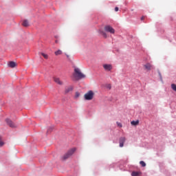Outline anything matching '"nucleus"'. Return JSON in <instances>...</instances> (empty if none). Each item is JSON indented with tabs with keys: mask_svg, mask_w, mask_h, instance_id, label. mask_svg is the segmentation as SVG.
I'll use <instances>...</instances> for the list:
<instances>
[{
	"mask_svg": "<svg viewBox=\"0 0 176 176\" xmlns=\"http://www.w3.org/2000/svg\"><path fill=\"white\" fill-rule=\"evenodd\" d=\"M73 76L76 79V80H79L80 79H85V78H86V75H85L83 73H82V71H80V69H79L78 67L74 68Z\"/></svg>",
	"mask_w": 176,
	"mask_h": 176,
	"instance_id": "f257e3e1",
	"label": "nucleus"
},
{
	"mask_svg": "<svg viewBox=\"0 0 176 176\" xmlns=\"http://www.w3.org/2000/svg\"><path fill=\"white\" fill-rule=\"evenodd\" d=\"M111 32V25H106L104 26V30L102 29H99L98 30V33L99 35H101L103 36V38H108L109 35H108V33Z\"/></svg>",
	"mask_w": 176,
	"mask_h": 176,
	"instance_id": "f03ea898",
	"label": "nucleus"
},
{
	"mask_svg": "<svg viewBox=\"0 0 176 176\" xmlns=\"http://www.w3.org/2000/svg\"><path fill=\"white\" fill-rule=\"evenodd\" d=\"M75 152H76V148H72L70 150H69L67 151V153L66 154H65L63 156V160H67V159H69V157H71L72 156V155L74 153H75Z\"/></svg>",
	"mask_w": 176,
	"mask_h": 176,
	"instance_id": "7ed1b4c3",
	"label": "nucleus"
},
{
	"mask_svg": "<svg viewBox=\"0 0 176 176\" xmlns=\"http://www.w3.org/2000/svg\"><path fill=\"white\" fill-rule=\"evenodd\" d=\"M94 97V92L93 91H89L84 95V98L87 101L91 100Z\"/></svg>",
	"mask_w": 176,
	"mask_h": 176,
	"instance_id": "20e7f679",
	"label": "nucleus"
},
{
	"mask_svg": "<svg viewBox=\"0 0 176 176\" xmlns=\"http://www.w3.org/2000/svg\"><path fill=\"white\" fill-rule=\"evenodd\" d=\"M6 122L10 127H12V129H16V127H17V124H14V122L10 119H7Z\"/></svg>",
	"mask_w": 176,
	"mask_h": 176,
	"instance_id": "39448f33",
	"label": "nucleus"
},
{
	"mask_svg": "<svg viewBox=\"0 0 176 176\" xmlns=\"http://www.w3.org/2000/svg\"><path fill=\"white\" fill-rule=\"evenodd\" d=\"M124 142H126V138H124V137L120 138V140H119V144H120V148H123V146L124 145Z\"/></svg>",
	"mask_w": 176,
	"mask_h": 176,
	"instance_id": "423d86ee",
	"label": "nucleus"
},
{
	"mask_svg": "<svg viewBox=\"0 0 176 176\" xmlns=\"http://www.w3.org/2000/svg\"><path fill=\"white\" fill-rule=\"evenodd\" d=\"M102 67L106 72H109V71H111V65L103 64Z\"/></svg>",
	"mask_w": 176,
	"mask_h": 176,
	"instance_id": "0eeeda50",
	"label": "nucleus"
},
{
	"mask_svg": "<svg viewBox=\"0 0 176 176\" xmlns=\"http://www.w3.org/2000/svg\"><path fill=\"white\" fill-rule=\"evenodd\" d=\"M144 67L147 71H151V69H153V66L151 65V63H146L144 65Z\"/></svg>",
	"mask_w": 176,
	"mask_h": 176,
	"instance_id": "6e6552de",
	"label": "nucleus"
},
{
	"mask_svg": "<svg viewBox=\"0 0 176 176\" xmlns=\"http://www.w3.org/2000/svg\"><path fill=\"white\" fill-rule=\"evenodd\" d=\"M72 90H74V87L72 86L66 87L65 89V94H68V93L72 91Z\"/></svg>",
	"mask_w": 176,
	"mask_h": 176,
	"instance_id": "1a4fd4ad",
	"label": "nucleus"
},
{
	"mask_svg": "<svg viewBox=\"0 0 176 176\" xmlns=\"http://www.w3.org/2000/svg\"><path fill=\"white\" fill-rule=\"evenodd\" d=\"M8 65L10 68H15V67H17V64L14 61H10Z\"/></svg>",
	"mask_w": 176,
	"mask_h": 176,
	"instance_id": "9d476101",
	"label": "nucleus"
},
{
	"mask_svg": "<svg viewBox=\"0 0 176 176\" xmlns=\"http://www.w3.org/2000/svg\"><path fill=\"white\" fill-rule=\"evenodd\" d=\"M54 80L56 83H57L58 85H60V86L63 85V81H61V80H60V78H55Z\"/></svg>",
	"mask_w": 176,
	"mask_h": 176,
	"instance_id": "9b49d317",
	"label": "nucleus"
},
{
	"mask_svg": "<svg viewBox=\"0 0 176 176\" xmlns=\"http://www.w3.org/2000/svg\"><path fill=\"white\" fill-rule=\"evenodd\" d=\"M131 124L132 126H138V124H140V121L139 120L132 121L131 122Z\"/></svg>",
	"mask_w": 176,
	"mask_h": 176,
	"instance_id": "f8f14e48",
	"label": "nucleus"
},
{
	"mask_svg": "<svg viewBox=\"0 0 176 176\" xmlns=\"http://www.w3.org/2000/svg\"><path fill=\"white\" fill-rule=\"evenodd\" d=\"M131 175L132 176H141V172L133 171V172H132Z\"/></svg>",
	"mask_w": 176,
	"mask_h": 176,
	"instance_id": "ddd939ff",
	"label": "nucleus"
},
{
	"mask_svg": "<svg viewBox=\"0 0 176 176\" xmlns=\"http://www.w3.org/2000/svg\"><path fill=\"white\" fill-rule=\"evenodd\" d=\"M54 54L55 56H60L63 54V51H61L60 50H58L54 52Z\"/></svg>",
	"mask_w": 176,
	"mask_h": 176,
	"instance_id": "4468645a",
	"label": "nucleus"
},
{
	"mask_svg": "<svg viewBox=\"0 0 176 176\" xmlns=\"http://www.w3.org/2000/svg\"><path fill=\"white\" fill-rule=\"evenodd\" d=\"M22 25H23V27H28V25H30L28 20H24Z\"/></svg>",
	"mask_w": 176,
	"mask_h": 176,
	"instance_id": "2eb2a0df",
	"label": "nucleus"
},
{
	"mask_svg": "<svg viewBox=\"0 0 176 176\" xmlns=\"http://www.w3.org/2000/svg\"><path fill=\"white\" fill-rule=\"evenodd\" d=\"M41 56H43V57H44V58H45V60H47L49 58V56L47 54L41 52Z\"/></svg>",
	"mask_w": 176,
	"mask_h": 176,
	"instance_id": "dca6fc26",
	"label": "nucleus"
},
{
	"mask_svg": "<svg viewBox=\"0 0 176 176\" xmlns=\"http://www.w3.org/2000/svg\"><path fill=\"white\" fill-rule=\"evenodd\" d=\"M140 164L142 166V167H145L146 166V164L144 161H140Z\"/></svg>",
	"mask_w": 176,
	"mask_h": 176,
	"instance_id": "f3484780",
	"label": "nucleus"
},
{
	"mask_svg": "<svg viewBox=\"0 0 176 176\" xmlns=\"http://www.w3.org/2000/svg\"><path fill=\"white\" fill-rule=\"evenodd\" d=\"M53 126H50L48 128L47 133H52L53 131Z\"/></svg>",
	"mask_w": 176,
	"mask_h": 176,
	"instance_id": "a211bd4d",
	"label": "nucleus"
},
{
	"mask_svg": "<svg viewBox=\"0 0 176 176\" xmlns=\"http://www.w3.org/2000/svg\"><path fill=\"white\" fill-rule=\"evenodd\" d=\"M171 89L174 90V91H176V85L175 84H172L171 85Z\"/></svg>",
	"mask_w": 176,
	"mask_h": 176,
	"instance_id": "6ab92c4d",
	"label": "nucleus"
},
{
	"mask_svg": "<svg viewBox=\"0 0 176 176\" xmlns=\"http://www.w3.org/2000/svg\"><path fill=\"white\" fill-rule=\"evenodd\" d=\"M5 143L2 141V138L0 137V146H3Z\"/></svg>",
	"mask_w": 176,
	"mask_h": 176,
	"instance_id": "aec40b11",
	"label": "nucleus"
},
{
	"mask_svg": "<svg viewBox=\"0 0 176 176\" xmlns=\"http://www.w3.org/2000/svg\"><path fill=\"white\" fill-rule=\"evenodd\" d=\"M80 94L79 92H76L75 94V98H78V97H80Z\"/></svg>",
	"mask_w": 176,
	"mask_h": 176,
	"instance_id": "412c9836",
	"label": "nucleus"
},
{
	"mask_svg": "<svg viewBox=\"0 0 176 176\" xmlns=\"http://www.w3.org/2000/svg\"><path fill=\"white\" fill-rule=\"evenodd\" d=\"M117 126H118V127H122V123L117 122Z\"/></svg>",
	"mask_w": 176,
	"mask_h": 176,
	"instance_id": "4be33fe9",
	"label": "nucleus"
},
{
	"mask_svg": "<svg viewBox=\"0 0 176 176\" xmlns=\"http://www.w3.org/2000/svg\"><path fill=\"white\" fill-rule=\"evenodd\" d=\"M111 34H115V29L111 28Z\"/></svg>",
	"mask_w": 176,
	"mask_h": 176,
	"instance_id": "5701e85b",
	"label": "nucleus"
},
{
	"mask_svg": "<svg viewBox=\"0 0 176 176\" xmlns=\"http://www.w3.org/2000/svg\"><path fill=\"white\" fill-rule=\"evenodd\" d=\"M115 12H119V8L116 7L115 8Z\"/></svg>",
	"mask_w": 176,
	"mask_h": 176,
	"instance_id": "b1692460",
	"label": "nucleus"
},
{
	"mask_svg": "<svg viewBox=\"0 0 176 176\" xmlns=\"http://www.w3.org/2000/svg\"><path fill=\"white\" fill-rule=\"evenodd\" d=\"M66 57H67V58H69V55H68V54H66Z\"/></svg>",
	"mask_w": 176,
	"mask_h": 176,
	"instance_id": "393cba45",
	"label": "nucleus"
},
{
	"mask_svg": "<svg viewBox=\"0 0 176 176\" xmlns=\"http://www.w3.org/2000/svg\"><path fill=\"white\" fill-rule=\"evenodd\" d=\"M55 43H58V40H56Z\"/></svg>",
	"mask_w": 176,
	"mask_h": 176,
	"instance_id": "a878e982",
	"label": "nucleus"
},
{
	"mask_svg": "<svg viewBox=\"0 0 176 176\" xmlns=\"http://www.w3.org/2000/svg\"><path fill=\"white\" fill-rule=\"evenodd\" d=\"M144 19H145L144 16H142V17H141V20H144Z\"/></svg>",
	"mask_w": 176,
	"mask_h": 176,
	"instance_id": "bb28decb",
	"label": "nucleus"
},
{
	"mask_svg": "<svg viewBox=\"0 0 176 176\" xmlns=\"http://www.w3.org/2000/svg\"><path fill=\"white\" fill-rule=\"evenodd\" d=\"M56 39L58 38V36H55Z\"/></svg>",
	"mask_w": 176,
	"mask_h": 176,
	"instance_id": "cd10ccee",
	"label": "nucleus"
},
{
	"mask_svg": "<svg viewBox=\"0 0 176 176\" xmlns=\"http://www.w3.org/2000/svg\"><path fill=\"white\" fill-rule=\"evenodd\" d=\"M108 87V89H111V87H109H109Z\"/></svg>",
	"mask_w": 176,
	"mask_h": 176,
	"instance_id": "c85d7f7f",
	"label": "nucleus"
}]
</instances>
